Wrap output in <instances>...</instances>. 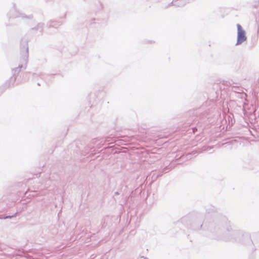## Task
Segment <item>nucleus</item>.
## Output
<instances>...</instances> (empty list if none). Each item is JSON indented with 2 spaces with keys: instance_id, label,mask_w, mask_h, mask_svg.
Wrapping results in <instances>:
<instances>
[{
  "instance_id": "1",
  "label": "nucleus",
  "mask_w": 259,
  "mask_h": 259,
  "mask_svg": "<svg viewBox=\"0 0 259 259\" xmlns=\"http://www.w3.org/2000/svg\"><path fill=\"white\" fill-rule=\"evenodd\" d=\"M20 53L22 59L21 62L25 63L24 68L25 69L28 59V41L25 38H23L21 42L20 45ZM23 67L22 64L19 65L18 67L12 69L13 81L16 80V77L21 70V69Z\"/></svg>"
},
{
  "instance_id": "2",
  "label": "nucleus",
  "mask_w": 259,
  "mask_h": 259,
  "mask_svg": "<svg viewBox=\"0 0 259 259\" xmlns=\"http://www.w3.org/2000/svg\"><path fill=\"white\" fill-rule=\"evenodd\" d=\"M237 39L236 46H238L242 44L247 39L245 35V31L243 29L241 26L239 24H237Z\"/></svg>"
},
{
  "instance_id": "3",
  "label": "nucleus",
  "mask_w": 259,
  "mask_h": 259,
  "mask_svg": "<svg viewBox=\"0 0 259 259\" xmlns=\"http://www.w3.org/2000/svg\"><path fill=\"white\" fill-rule=\"evenodd\" d=\"M190 0H173L171 3L168 4V7L175 6L177 7L184 6L187 3H189Z\"/></svg>"
},
{
  "instance_id": "4",
  "label": "nucleus",
  "mask_w": 259,
  "mask_h": 259,
  "mask_svg": "<svg viewBox=\"0 0 259 259\" xmlns=\"http://www.w3.org/2000/svg\"><path fill=\"white\" fill-rule=\"evenodd\" d=\"M9 19L14 18L20 16V14L15 10V9H12L8 14Z\"/></svg>"
},
{
  "instance_id": "5",
  "label": "nucleus",
  "mask_w": 259,
  "mask_h": 259,
  "mask_svg": "<svg viewBox=\"0 0 259 259\" xmlns=\"http://www.w3.org/2000/svg\"><path fill=\"white\" fill-rule=\"evenodd\" d=\"M61 25L60 23L57 21H50L48 24L49 27L57 28Z\"/></svg>"
},
{
  "instance_id": "6",
  "label": "nucleus",
  "mask_w": 259,
  "mask_h": 259,
  "mask_svg": "<svg viewBox=\"0 0 259 259\" xmlns=\"http://www.w3.org/2000/svg\"><path fill=\"white\" fill-rule=\"evenodd\" d=\"M43 27H44L43 23H38L35 27L32 28V30H39V31L40 33H42V32L43 31Z\"/></svg>"
},
{
  "instance_id": "7",
  "label": "nucleus",
  "mask_w": 259,
  "mask_h": 259,
  "mask_svg": "<svg viewBox=\"0 0 259 259\" xmlns=\"http://www.w3.org/2000/svg\"><path fill=\"white\" fill-rule=\"evenodd\" d=\"M32 192L33 193V194L31 195L32 197L37 196L38 195V193L36 191H32Z\"/></svg>"
},
{
  "instance_id": "8",
  "label": "nucleus",
  "mask_w": 259,
  "mask_h": 259,
  "mask_svg": "<svg viewBox=\"0 0 259 259\" xmlns=\"http://www.w3.org/2000/svg\"><path fill=\"white\" fill-rule=\"evenodd\" d=\"M14 216V215H6L5 216V219L12 218Z\"/></svg>"
},
{
  "instance_id": "9",
  "label": "nucleus",
  "mask_w": 259,
  "mask_h": 259,
  "mask_svg": "<svg viewBox=\"0 0 259 259\" xmlns=\"http://www.w3.org/2000/svg\"><path fill=\"white\" fill-rule=\"evenodd\" d=\"M0 219H5V215L3 214H0Z\"/></svg>"
},
{
  "instance_id": "10",
  "label": "nucleus",
  "mask_w": 259,
  "mask_h": 259,
  "mask_svg": "<svg viewBox=\"0 0 259 259\" xmlns=\"http://www.w3.org/2000/svg\"><path fill=\"white\" fill-rule=\"evenodd\" d=\"M246 237H247V238L248 239L249 241H251V240L250 239V237L249 236H248L247 235H246Z\"/></svg>"
},
{
  "instance_id": "11",
  "label": "nucleus",
  "mask_w": 259,
  "mask_h": 259,
  "mask_svg": "<svg viewBox=\"0 0 259 259\" xmlns=\"http://www.w3.org/2000/svg\"><path fill=\"white\" fill-rule=\"evenodd\" d=\"M36 75H36V74H35V73H33V77H35Z\"/></svg>"
},
{
  "instance_id": "12",
  "label": "nucleus",
  "mask_w": 259,
  "mask_h": 259,
  "mask_svg": "<svg viewBox=\"0 0 259 259\" xmlns=\"http://www.w3.org/2000/svg\"><path fill=\"white\" fill-rule=\"evenodd\" d=\"M115 195H118V194H119V193H118V192H115Z\"/></svg>"
},
{
  "instance_id": "13",
  "label": "nucleus",
  "mask_w": 259,
  "mask_h": 259,
  "mask_svg": "<svg viewBox=\"0 0 259 259\" xmlns=\"http://www.w3.org/2000/svg\"><path fill=\"white\" fill-rule=\"evenodd\" d=\"M25 195H27V192H26L25 193Z\"/></svg>"
},
{
  "instance_id": "14",
  "label": "nucleus",
  "mask_w": 259,
  "mask_h": 259,
  "mask_svg": "<svg viewBox=\"0 0 259 259\" xmlns=\"http://www.w3.org/2000/svg\"><path fill=\"white\" fill-rule=\"evenodd\" d=\"M37 84H38V85H40V83H37Z\"/></svg>"
},
{
  "instance_id": "15",
  "label": "nucleus",
  "mask_w": 259,
  "mask_h": 259,
  "mask_svg": "<svg viewBox=\"0 0 259 259\" xmlns=\"http://www.w3.org/2000/svg\"><path fill=\"white\" fill-rule=\"evenodd\" d=\"M29 18H32V17L30 16H29Z\"/></svg>"
},
{
  "instance_id": "16",
  "label": "nucleus",
  "mask_w": 259,
  "mask_h": 259,
  "mask_svg": "<svg viewBox=\"0 0 259 259\" xmlns=\"http://www.w3.org/2000/svg\"><path fill=\"white\" fill-rule=\"evenodd\" d=\"M144 259H147V257H144Z\"/></svg>"
}]
</instances>
